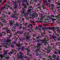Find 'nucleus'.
Wrapping results in <instances>:
<instances>
[{
	"instance_id": "f257e3e1",
	"label": "nucleus",
	"mask_w": 60,
	"mask_h": 60,
	"mask_svg": "<svg viewBox=\"0 0 60 60\" xmlns=\"http://www.w3.org/2000/svg\"><path fill=\"white\" fill-rule=\"evenodd\" d=\"M42 43H38L37 44V46H36V53H38V52L40 51V48H41V44Z\"/></svg>"
},
{
	"instance_id": "f03ea898",
	"label": "nucleus",
	"mask_w": 60,
	"mask_h": 60,
	"mask_svg": "<svg viewBox=\"0 0 60 60\" xmlns=\"http://www.w3.org/2000/svg\"><path fill=\"white\" fill-rule=\"evenodd\" d=\"M15 22L14 21H9V25L12 26V28H14V29L16 28H15V27H16V25H14L12 26V25L14 24V23Z\"/></svg>"
},
{
	"instance_id": "7ed1b4c3",
	"label": "nucleus",
	"mask_w": 60,
	"mask_h": 60,
	"mask_svg": "<svg viewBox=\"0 0 60 60\" xmlns=\"http://www.w3.org/2000/svg\"><path fill=\"white\" fill-rule=\"evenodd\" d=\"M16 11H14V14H12L11 16V18H14V19H15V20H16V19H18L17 18V17L16 16L18 15L16 13Z\"/></svg>"
},
{
	"instance_id": "20e7f679",
	"label": "nucleus",
	"mask_w": 60,
	"mask_h": 60,
	"mask_svg": "<svg viewBox=\"0 0 60 60\" xmlns=\"http://www.w3.org/2000/svg\"><path fill=\"white\" fill-rule=\"evenodd\" d=\"M32 10L31 9H29L27 10V12L26 13L24 14V16L25 17H26L27 16H28V14L29 13H30V12H32Z\"/></svg>"
},
{
	"instance_id": "39448f33",
	"label": "nucleus",
	"mask_w": 60,
	"mask_h": 60,
	"mask_svg": "<svg viewBox=\"0 0 60 60\" xmlns=\"http://www.w3.org/2000/svg\"><path fill=\"white\" fill-rule=\"evenodd\" d=\"M22 5L23 6H24V7L22 8V11H25L26 9V6L25 5L24 3H22Z\"/></svg>"
},
{
	"instance_id": "423d86ee",
	"label": "nucleus",
	"mask_w": 60,
	"mask_h": 60,
	"mask_svg": "<svg viewBox=\"0 0 60 60\" xmlns=\"http://www.w3.org/2000/svg\"><path fill=\"white\" fill-rule=\"evenodd\" d=\"M48 41V40H46L45 38H44V40L42 41V42H41L42 43H43L44 44V45H45L46 43H47V42L46 41Z\"/></svg>"
},
{
	"instance_id": "0eeeda50",
	"label": "nucleus",
	"mask_w": 60,
	"mask_h": 60,
	"mask_svg": "<svg viewBox=\"0 0 60 60\" xmlns=\"http://www.w3.org/2000/svg\"><path fill=\"white\" fill-rule=\"evenodd\" d=\"M56 4H58V5H57V8L59 9L60 7V3L58 2H57L55 3Z\"/></svg>"
},
{
	"instance_id": "6e6552de",
	"label": "nucleus",
	"mask_w": 60,
	"mask_h": 60,
	"mask_svg": "<svg viewBox=\"0 0 60 60\" xmlns=\"http://www.w3.org/2000/svg\"><path fill=\"white\" fill-rule=\"evenodd\" d=\"M27 54H26V55H27V56L29 55V56H31V55L30 54V51H29V50H27Z\"/></svg>"
},
{
	"instance_id": "1a4fd4ad",
	"label": "nucleus",
	"mask_w": 60,
	"mask_h": 60,
	"mask_svg": "<svg viewBox=\"0 0 60 60\" xmlns=\"http://www.w3.org/2000/svg\"><path fill=\"white\" fill-rule=\"evenodd\" d=\"M30 34L29 32H27V33H24V36H27V35H29Z\"/></svg>"
},
{
	"instance_id": "9d476101",
	"label": "nucleus",
	"mask_w": 60,
	"mask_h": 60,
	"mask_svg": "<svg viewBox=\"0 0 60 60\" xmlns=\"http://www.w3.org/2000/svg\"><path fill=\"white\" fill-rule=\"evenodd\" d=\"M30 37H31V36H26V40H29L30 39Z\"/></svg>"
},
{
	"instance_id": "9b49d317",
	"label": "nucleus",
	"mask_w": 60,
	"mask_h": 60,
	"mask_svg": "<svg viewBox=\"0 0 60 60\" xmlns=\"http://www.w3.org/2000/svg\"><path fill=\"white\" fill-rule=\"evenodd\" d=\"M19 54L20 56L19 57H22V55L23 54V53H22L21 52H20L19 53Z\"/></svg>"
},
{
	"instance_id": "f8f14e48",
	"label": "nucleus",
	"mask_w": 60,
	"mask_h": 60,
	"mask_svg": "<svg viewBox=\"0 0 60 60\" xmlns=\"http://www.w3.org/2000/svg\"><path fill=\"white\" fill-rule=\"evenodd\" d=\"M23 45V44L22 43L21 44H16V45L17 47H20L21 45Z\"/></svg>"
},
{
	"instance_id": "ddd939ff",
	"label": "nucleus",
	"mask_w": 60,
	"mask_h": 60,
	"mask_svg": "<svg viewBox=\"0 0 60 60\" xmlns=\"http://www.w3.org/2000/svg\"><path fill=\"white\" fill-rule=\"evenodd\" d=\"M30 16L29 18V19H31L32 18H34V15H30Z\"/></svg>"
},
{
	"instance_id": "4468645a",
	"label": "nucleus",
	"mask_w": 60,
	"mask_h": 60,
	"mask_svg": "<svg viewBox=\"0 0 60 60\" xmlns=\"http://www.w3.org/2000/svg\"><path fill=\"white\" fill-rule=\"evenodd\" d=\"M4 55H7V52H8V51H4Z\"/></svg>"
},
{
	"instance_id": "2eb2a0df",
	"label": "nucleus",
	"mask_w": 60,
	"mask_h": 60,
	"mask_svg": "<svg viewBox=\"0 0 60 60\" xmlns=\"http://www.w3.org/2000/svg\"><path fill=\"white\" fill-rule=\"evenodd\" d=\"M0 56L1 59H3V58H4V56L3 54H0Z\"/></svg>"
},
{
	"instance_id": "dca6fc26",
	"label": "nucleus",
	"mask_w": 60,
	"mask_h": 60,
	"mask_svg": "<svg viewBox=\"0 0 60 60\" xmlns=\"http://www.w3.org/2000/svg\"><path fill=\"white\" fill-rule=\"evenodd\" d=\"M4 9H5V7H2V8H1V9H0V11H4Z\"/></svg>"
},
{
	"instance_id": "f3484780",
	"label": "nucleus",
	"mask_w": 60,
	"mask_h": 60,
	"mask_svg": "<svg viewBox=\"0 0 60 60\" xmlns=\"http://www.w3.org/2000/svg\"><path fill=\"white\" fill-rule=\"evenodd\" d=\"M23 31H18V34H21L22 35L23 34Z\"/></svg>"
},
{
	"instance_id": "a211bd4d",
	"label": "nucleus",
	"mask_w": 60,
	"mask_h": 60,
	"mask_svg": "<svg viewBox=\"0 0 60 60\" xmlns=\"http://www.w3.org/2000/svg\"><path fill=\"white\" fill-rule=\"evenodd\" d=\"M50 19H52V21H53V16L52 15H50Z\"/></svg>"
},
{
	"instance_id": "6ab92c4d",
	"label": "nucleus",
	"mask_w": 60,
	"mask_h": 60,
	"mask_svg": "<svg viewBox=\"0 0 60 60\" xmlns=\"http://www.w3.org/2000/svg\"><path fill=\"white\" fill-rule=\"evenodd\" d=\"M12 50L11 51L9 52V54H12L13 53V52H14V51H13V50L12 49Z\"/></svg>"
},
{
	"instance_id": "aec40b11",
	"label": "nucleus",
	"mask_w": 60,
	"mask_h": 60,
	"mask_svg": "<svg viewBox=\"0 0 60 60\" xmlns=\"http://www.w3.org/2000/svg\"><path fill=\"white\" fill-rule=\"evenodd\" d=\"M41 41V39H38L36 41V42H39Z\"/></svg>"
},
{
	"instance_id": "412c9836",
	"label": "nucleus",
	"mask_w": 60,
	"mask_h": 60,
	"mask_svg": "<svg viewBox=\"0 0 60 60\" xmlns=\"http://www.w3.org/2000/svg\"><path fill=\"white\" fill-rule=\"evenodd\" d=\"M56 37L55 36L53 35V38L54 40H55V38H56Z\"/></svg>"
},
{
	"instance_id": "4be33fe9",
	"label": "nucleus",
	"mask_w": 60,
	"mask_h": 60,
	"mask_svg": "<svg viewBox=\"0 0 60 60\" xmlns=\"http://www.w3.org/2000/svg\"><path fill=\"white\" fill-rule=\"evenodd\" d=\"M53 57L54 59H56V56L55 55H54V54L53 55Z\"/></svg>"
},
{
	"instance_id": "5701e85b",
	"label": "nucleus",
	"mask_w": 60,
	"mask_h": 60,
	"mask_svg": "<svg viewBox=\"0 0 60 60\" xmlns=\"http://www.w3.org/2000/svg\"><path fill=\"white\" fill-rule=\"evenodd\" d=\"M10 41H11V39H8L7 41V42H10Z\"/></svg>"
},
{
	"instance_id": "b1692460",
	"label": "nucleus",
	"mask_w": 60,
	"mask_h": 60,
	"mask_svg": "<svg viewBox=\"0 0 60 60\" xmlns=\"http://www.w3.org/2000/svg\"><path fill=\"white\" fill-rule=\"evenodd\" d=\"M22 12L21 13V14L22 15H23L24 14V13H25V11H23V10H22Z\"/></svg>"
},
{
	"instance_id": "393cba45",
	"label": "nucleus",
	"mask_w": 60,
	"mask_h": 60,
	"mask_svg": "<svg viewBox=\"0 0 60 60\" xmlns=\"http://www.w3.org/2000/svg\"><path fill=\"white\" fill-rule=\"evenodd\" d=\"M43 34H44V35H43L44 37H47V35L45 34H46V33H43Z\"/></svg>"
},
{
	"instance_id": "a878e982",
	"label": "nucleus",
	"mask_w": 60,
	"mask_h": 60,
	"mask_svg": "<svg viewBox=\"0 0 60 60\" xmlns=\"http://www.w3.org/2000/svg\"><path fill=\"white\" fill-rule=\"evenodd\" d=\"M16 25V26L17 27H18V26H19V24L18 23H17L16 24V25Z\"/></svg>"
},
{
	"instance_id": "bb28decb",
	"label": "nucleus",
	"mask_w": 60,
	"mask_h": 60,
	"mask_svg": "<svg viewBox=\"0 0 60 60\" xmlns=\"http://www.w3.org/2000/svg\"><path fill=\"white\" fill-rule=\"evenodd\" d=\"M15 2L16 3H17V4H19V3H20V0H18L17 2L16 1Z\"/></svg>"
},
{
	"instance_id": "cd10ccee",
	"label": "nucleus",
	"mask_w": 60,
	"mask_h": 60,
	"mask_svg": "<svg viewBox=\"0 0 60 60\" xmlns=\"http://www.w3.org/2000/svg\"><path fill=\"white\" fill-rule=\"evenodd\" d=\"M25 40V38H23L22 39H20L21 41H24V40Z\"/></svg>"
},
{
	"instance_id": "c85d7f7f",
	"label": "nucleus",
	"mask_w": 60,
	"mask_h": 60,
	"mask_svg": "<svg viewBox=\"0 0 60 60\" xmlns=\"http://www.w3.org/2000/svg\"><path fill=\"white\" fill-rule=\"evenodd\" d=\"M1 20L3 22H5V21H6L4 20V19H1Z\"/></svg>"
},
{
	"instance_id": "c756f323",
	"label": "nucleus",
	"mask_w": 60,
	"mask_h": 60,
	"mask_svg": "<svg viewBox=\"0 0 60 60\" xmlns=\"http://www.w3.org/2000/svg\"><path fill=\"white\" fill-rule=\"evenodd\" d=\"M12 31H14V32H15V31H16V30H15V29H14V28L12 29Z\"/></svg>"
},
{
	"instance_id": "7c9ffc66",
	"label": "nucleus",
	"mask_w": 60,
	"mask_h": 60,
	"mask_svg": "<svg viewBox=\"0 0 60 60\" xmlns=\"http://www.w3.org/2000/svg\"><path fill=\"white\" fill-rule=\"evenodd\" d=\"M3 46L4 47L6 48H7V47L6 45H5L4 44H3Z\"/></svg>"
},
{
	"instance_id": "2f4dec72",
	"label": "nucleus",
	"mask_w": 60,
	"mask_h": 60,
	"mask_svg": "<svg viewBox=\"0 0 60 60\" xmlns=\"http://www.w3.org/2000/svg\"><path fill=\"white\" fill-rule=\"evenodd\" d=\"M15 4H16V3L14 1L13 2V4L14 5H15Z\"/></svg>"
},
{
	"instance_id": "473e14b6",
	"label": "nucleus",
	"mask_w": 60,
	"mask_h": 60,
	"mask_svg": "<svg viewBox=\"0 0 60 60\" xmlns=\"http://www.w3.org/2000/svg\"><path fill=\"white\" fill-rule=\"evenodd\" d=\"M48 29H51V30H52V29H53V28L52 27H49L48 28Z\"/></svg>"
},
{
	"instance_id": "72a5a7b5",
	"label": "nucleus",
	"mask_w": 60,
	"mask_h": 60,
	"mask_svg": "<svg viewBox=\"0 0 60 60\" xmlns=\"http://www.w3.org/2000/svg\"><path fill=\"white\" fill-rule=\"evenodd\" d=\"M5 31H7L8 30V28H5Z\"/></svg>"
},
{
	"instance_id": "f704fd0d",
	"label": "nucleus",
	"mask_w": 60,
	"mask_h": 60,
	"mask_svg": "<svg viewBox=\"0 0 60 60\" xmlns=\"http://www.w3.org/2000/svg\"><path fill=\"white\" fill-rule=\"evenodd\" d=\"M0 24L1 25V27L3 26V25L4 24H3L2 23H0Z\"/></svg>"
},
{
	"instance_id": "c9c22d12",
	"label": "nucleus",
	"mask_w": 60,
	"mask_h": 60,
	"mask_svg": "<svg viewBox=\"0 0 60 60\" xmlns=\"http://www.w3.org/2000/svg\"><path fill=\"white\" fill-rule=\"evenodd\" d=\"M4 18H5V19H6V18H7V16L6 15H5L4 17Z\"/></svg>"
},
{
	"instance_id": "e433bc0d",
	"label": "nucleus",
	"mask_w": 60,
	"mask_h": 60,
	"mask_svg": "<svg viewBox=\"0 0 60 60\" xmlns=\"http://www.w3.org/2000/svg\"><path fill=\"white\" fill-rule=\"evenodd\" d=\"M30 26H31V25H26V27H29Z\"/></svg>"
},
{
	"instance_id": "4c0bfd02",
	"label": "nucleus",
	"mask_w": 60,
	"mask_h": 60,
	"mask_svg": "<svg viewBox=\"0 0 60 60\" xmlns=\"http://www.w3.org/2000/svg\"><path fill=\"white\" fill-rule=\"evenodd\" d=\"M2 12H3V13H5V14H7V13L5 11H2Z\"/></svg>"
},
{
	"instance_id": "58836bf2",
	"label": "nucleus",
	"mask_w": 60,
	"mask_h": 60,
	"mask_svg": "<svg viewBox=\"0 0 60 60\" xmlns=\"http://www.w3.org/2000/svg\"><path fill=\"white\" fill-rule=\"evenodd\" d=\"M54 53H55V54H58L57 52L56 51H55V52H54Z\"/></svg>"
},
{
	"instance_id": "ea45409f",
	"label": "nucleus",
	"mask_w": 60,
	"mask_h": 60,
	"mask_svg": "<svg viewBox=\"0 0 60 60\" xmlns=\"http://www.w3.org/2000/svg\"><path fill=\"white\" fill-rule=\"evenodd\" d=\"M30 22H33V23H34V22L33 21L31 20H30Z\"/></svg>"
},
{
	"instance_id": "a19ab883",
	"label": "nucleus",
	"mask_w": 60,
	"mask_h": 60,
	"mask_svg": "<svg viewBox=\"0 0 60 60\" xmlns=\"http://www.w3.org/2000/svg\"><path fill=\"white\" fill-rule=\"evenodd\" d=\"M11 47H12L13 48H14V45H13L12 44H11Z\"/></svg>"
},
{
	"instance_id": "79ce46f5",
	"label": "nucleus",
	"mask_w": 60,
	"mask_h": 60,
	"mask_svg": "<svg viewBox=\"0 0 60 60\" xmlns=\"http://www.w3.org/2000/svg\"><path fill=\"white\" fill-rule=\"evenodd\" d=\"M50 7H52L51 8V9H52V10H53V7H53V5H51V6H50Z\"/></svg>"
},
{
	"instance_id": "37998d69",
	"label": "nucleus",
	"mask_w": 60,
	"mask_h": 60,
	"mask_svg": "<svg viewBox=\"0 0 60 60\" xmlns=\"http://www.w3.org/2000/svg\"><path fill=\"white\" fill-rule=\"evenodd\" d=\"M59 12L60 13V12ZM59 18V21H60V15H59L58 16Z\"/></svg>"
},
{
	"instance_id": "c03bdc74",
	"label": "nucleus",
	"mask_w": 60,
	"mask_h": 60,
	"mask_svg": "<svg viewBox=\"0 0 60 60\" xmlns=\"http://www.w3.org/2000/svg\"><path fill=\"white\" fill-rule=\"evenodd\" d=\"M22 28L24 30H26V28L22 27Z\"/></svg>"
},
{
	"instance_id": "a18cd8bd",
	"label": "nucleus",
	"mask_w": 60,
	"mask_h": 60,
	"mask_svg": "<svg viewBox=\"0 0 60 60\" xmlns=\"http://www.w3.org/2000/svg\"><path fill=\"white\" fill-rule=\"evenodd\" d=\"M36 36V34H34L33 35V37H34V36Z\"/></svg>"
},
{
	"instance_id": "49530a36",
	"label": "nucleus",
	"mask_w": 60,
	"mask_h": 60,
	"mask_svg": "<svg viewBox=\"0 0 60 60\" xmlns=\"http://www.w3.org/2000/svg\"><path fill=\"white\" fill-rule=\"evenodd\" d=\"M24 48L23 47H22V51H24Z\"/></svg>"
},
{
	"instance_id": "de8ad7c7",
	"label": "nucleus",
	"mask_w": 60,
	"mask_h": 60,
	"mask_svg": "<svg viewBox=\"0 0 60 60\" xmlns=\"http://www.w3.org/2000/svg\"><path fill=\"white\" fill-rule=\"evenodd\" d=\"M7 31V33L8 34V33H10V30H8Z\"/></svg>"
},
{
	"instance_id": "09e8293b",
	"label": "nucleus",
	"mask_w": 60,
	"mask_h": 60,
	"mask_svg": "<svg viewBox=\"0 0 60 60\" xmlns=\"http://www.w3.org/2000/svg\"><path fill=\"white\" fill-rule=\"evenodd\" d=\"M36 56H38L39 55V54L38 53H36Z\"/></svg>"
},
{
	"instance_id": "8fccbe9b",
	"label": "nucleus",
	"mask_w": 60,
	"mask_h": 60,
	"mask_svg": "<svg viewBox=\"0 0 60 60\" xmlns=\"http://www.w3.org/2000/svg\"><path fill=\"white\" fill-rule=\"evenodd\" d=\"M39 27H42V25H39Z\"/></svg>"
},
{
	"instance_id": "3c124183",
	"label": "nucleus",
	"mask_w": 60,
	"mask_h": 60,
	"mask_svg": "<svg viewBox=\"0 0 60 60\" xmlns=\"http://www.w3.org/2000/svg\"><path fill=\"white\" fill-rule=\"evenodd\" d=\"M2 33H0V37H2Z\"/></svg>"
},
{
	"instance_id": "603ef678",
	"label": "nucleus",
	"mask_w": 60,
	"mask_h": 60,
	"mask_svg": "<svg viewBox=\"0 0 60 60\" xmlns=\"http://www.w3.org/2000/svg\"><path fill=\"white\" fill-rule=\"evenodd\" d=\"M9 58L8 57H7L5 58V59H9Z\"/></svg>"
},
{
	"instance_id": "864d4df0",
	"label": "nucleus",
	"mask_w": 60,
	"mask_h": 60,
	"mask_svg": "<svg viewBox=\"0 0 60 60\" xmlns=\"http://www.w3.org/2000/svg\"><path fill=\"white\" fill-rule=\"evenodd\" d=\"M29 48V46H28V48H26L27 50H28V49H29V48Z\"/></svg>"
},
{
	"instance_id": "5fc2aeb1",
	"label": "nucleus",
	"mask_w": 60,
	"mask_h": 60,
	"mask_svg": "<svg viewBox=\"0 0 60 60\" xmlns=\"http://www.w3.org/2000/svg\"><path fill=\"white\" fill-rule=\"evenodd\" d=\"M2 16H3V17L5 16V15H4V14H2Z\"/></svg>"
},
{
	"instance_id": "6e6d98bb",
	"label": "nucleus",
	"mask_w": 60,
	"mask_h": 60,
	"mask_svg": "<svg viewBox=\"0 0 60 60\" xmlns=\"http://www.w3.org/2000/svg\"><path fill=\"white\" fill-rule=\"evenodd\" d=\"M50 48H51V47H50V46H48V49H50Z\"/></svg>"
},
{
	"instance_id": "4d7b16f0",
	"label": "nucleus",
	"mask_w": 60,
	"mask_h": 60,
	"mask_svg": "<svg viewBox=\"0 0 60 60\" xmlns=\"http://www.w3.org/2000/svg\"><path fill=\"white\" fill-rule=\"evenodd\" d=\"M8 15H10L11 14V13L10 12H8Z\"/></svg>"
},
{
	"instance_id": "13d9d810",
	"label": "nucleus",
	"mask_w": 60,
	"mask_h": 60,
	"mask_svg": "<svg viewBox=\"0 0 60 60\" xmlns=\"http://www.w3.org/2000/svg\"><path fill=\"white\" fill-rule=\"evenodd\" d=\"M58 51H59V53L60 55V50H58Z\"/></svg>"
},
{
	"instance_id": "bf43d9fd",
	"label": "nucleus",
	"mask_w": 60,
	"mask_h": 60,
	"mask_svg": "<svg viewBox=\"0 0 60 60\" xmlns=\"http://www.w3.org/2000/svg\"><path fill=\"white\" fill-rule=\"evenodd\" d=\"M2 33H4V34H6V33L5 32H2Z\"/></svg>"
},
{
	"instance_id": "052dcab7",
	"label": "nucleus",
	"mask_w": 60,
	"mask_h": 60,
	"mask_svg": "<svg viewBox=\"0 0 60 60\" xmlns=\"http://www.w3.org/2000/svg\"><path fill=\"white\" fill-rule=\"evenodd\" d=\"M42 8H43V9H45V8H44V6H43V5H42Z\"/></svg>"
},
{
	"instance_id": "680f3d73",
	"label": "nucleus",
	"mask_w": 60,
	"mask_h": 60,
	"mask_svg": "<svg viewBox=\"0 0 60 60\" xmlns=\"http://www.w3.org/2000/svg\"><path fill=\"white\" fill-rule=\"evenodd\" d=\"M54 29H55V27H53V31Z\"/></svg>"
},
{
	"instance_id": "e2e57ef3",
	"label": "nucleus",
	"mask_w": 60,
	"mask_h": 60,
	"mask_svg": "<svg viewBox=\"0 0 60 60\" xmlns=\"http://www.w3.org/2000/svg\"><path fill=\"white\" fill-rule=\"evenodd\" d=\"M22 26H20L19 27V28H20H20H22Z\"/></svg>"
},
{
	"instance_id": "0e129e2a",
	"label": "nucleus",
	"mask_w": 60,
	"mask_h": 60,
	"mask_svg": "<svg viewBox=\"0 0 60 60\" xmlns=\"http://www.w3.org/2000/svg\"><path fill=\"white\" fill-rule=\"evenodd\" d=\"M42 30H44L45 29V28H43V27H42Z\"/></svg>"
},
{
	"instance_id": "69168bd1",
	"label": "nucleus",
	"mask_w": 60,
	"mask_h": 60,
	"mask_svg": "<svg viewBox=\"0 0 60 60\" xmlns=\"http://www.w3.org/2000/svg\"><path fill=\"white\" fill-rule=\"evenodd\" d=\"M48 32L49 34H50V33H51V32H50V31H49Z\"/></svg>"
},
{
	"instance_id": "338daca9",
	"label": "nucleus",
	"mask_w": 60,
	"mask_h": 60,
	"mask_svg": "<svg viewBox=\"0 0 60 60\" xmlns=\"http://www.w3.org/2000/svg\"><path fill=\"white\" fill-rule=\"evenodd\" d=\"M25 2H27V0H25Z\"/></svg>"
},
{
	"instance_id": "774afa93",
	"label": "nucleus",
	"mask_w": 60,
	"mask_h": 60,
	"mask_svg": "<svg viewBox=\"0 0 60 60\" xmlns=\"http://www.w3.org/2000/svg\"><path fill=\"white\" fill-rule=\"evenodd\" d=\"M38 30H41V29L40 28H38Z\"/></svg>"
}]
</instances>
